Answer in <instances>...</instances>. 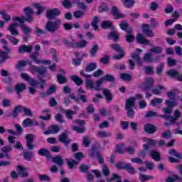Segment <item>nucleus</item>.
Masks as SVG:
<instances>
[{"instance_id":"nucleus-24","label":"nucleus","mask_w":182,"mask_h":182,"mask_svg":"<svg viewBox=\"0 0 182 182\" xmlns=\"http://www.w3.org/2000/svg\"><path fill=\"white\" fill-rule=\"evenodd\" d=\"M111 14H112L114 19H122L126 16L124 14H119V9L116 6L112 7Z\"/></svg>"},{"instance_id":"nucleus-7","label":"nucleus","mask_w":182,"mask_h":182,"mask_svg":"<svg viewBox=\"0 0 182 182\" xmlns=\"http://www.w3.org/2000/svg\"><path fill=\"white\" fill-rule=\"evenodd\" d=\"M181 117V112L178 109L173 111V117H169L167 115H163V114L161 115V117H162V119H165V120H169V122H166L165 123L166 126H170V124H174V123H176V122H177Z\"/></svg>"},{"instance_id":"nucleus-8","label":"nucleus","mask_w":182,"mask_h":182,"mask_svg":"<svg viewBox=\"0 0 182 182\" xmlns=\"http://www.w3.org/2000/svg\"><path fill=\"white\" fill-rule=\"evenodd\" d=\"M21 79H23L24 80H26L27 82H28V83H30V87H29V92L31 95H33V93H35V92H36V86H38V82H36V81H35V80L33 79H31V77H29V75H28V74L26 73H22L21 75Z\"/></svg>"},{"instance_id":"nucleus-20","label":"nucleus","mask_w":182,"mask_h":182,"mask_svg":"<svg viewBox=\"0 0 182 182\" xmlns=\"http://www.w3.org/2000/svg\"><path fill=\"white\" fill-rule=\"evenodd\" d=\"M58 140L60 143H63L65 146H68L71 141L69 137H68V132L66 131L58 136Z\"/></svg>"},{"instance_id":"nucleus-25","label":"nucleus","mask_w":182,"mask_h":182,"mask_svg":"<svg viewBox=\"0 0 182 182\" xmlns=\"http://www.w3.org/2000/svg\"><path fill=\"white\" fill-rule=\"evenodd\" d=\"M74 109L75 111L72 110H65L63 109H60V113L65 114L67 119H72V116L74 114H76V110H77L78 107L77 106L74 107Z\"/></svg>"},{"instance_id":"nucleus-61","label":"nucleus","mask_w":182,"mask_h":182,"mask_svg":"<svg viewBox=\"0 0 182 182\" xmlns=\"http://www.w3.org/2000/svg\"><path fill=\"white\" fill-rule=\"evenodd\" d=\"M99 12H106L109 11V7L105 3H102L98 8Z\"/></svg>"},{"instance_id":"nucleus-34","label":"nucleus","mask_w":182,"mask_h":182,"mask_svg":"<svg viewBox=\"0 0 182 182\" xmlns=\"http://www.w3.org/2000/svg\"><path fill=\"white\" fill-rule=\"evenodd\" d=\"M119 26H120V28L122 31H127V32H132L133 31V28L132 27H129V24L127 23V22L122 21L119 24Z\"/></svg>"},{"instance_id":"nucleus-64","label":"nucleus","mask_w":182,"mask_h":182,"mask_svg":"<svg viewBox=\"0 0 182 182\" xmlns=\"http://www.w3.org/2000/svg\"><path fill=\"white\" fill-rule=\"evenodd\" d=\"M1 151L2 153H4L5 154L7 155V157H9L8 153H9V151H12V146H4L1 149Z\"/></svg>"},{"instance_id":"nucleus-22","label":"nucleus","mask_w":182,"mask_h":182,"mask_svg":"<svg viewBox=\"0 0 182 182\" xmlns=\"http://www.w3.org/2000/svg\"><path fill=\"white\" fill-rule=\"evenodd\" d=\"M59 126L58 125H51L48 130L44 132V134H56V133H59Z\"/></svg>"},{"instance_id":"nucleus-9","label":"nucleus","mask_w":182,"mask_h":182,"mask_svg":"<svg viewBox=\"0 0 182 182\" xmlns=\"http://www.w3.org/2000/svg\"><path fill=\"white\" fill-rule=\"evenodd\" d=\"M12 19H13V23L9 26L8 31H10L11 35H13V36H18V35H19V32L16 28H19V26H21V24L23 23L20 22L19 21L15 20V16L13 17Z\"/></svg>"},{"instance_id":"nucleus-44","label":"nucleus","mask_w":182,"mask_h":182,"mask_svg":"<svg viewBox=\"0 0 182 182\" xmlns=\"http://www.w3.org/2000/svg\"><path fill=\"white\" fill-rule=\"evenodd\" d=\"M71 80H73V82L76 83L78 86H80V85L83 84V80H82L77 75L71 76Z\"/></svg>"},{"instance_id":"nucleus-26","label":"nucleus","mask_w":182,"mask_h":182,"mask_svg":"<svg viewBox=\"0 0 182 182\" xmlns=\"http://www.w3.org/2000/svg\"><path fill=\"white\" fill-rule=\"evenodd\" d=\"M143 59L144 62H146V63H152V62H156L159 60L157 58H154L153 54H151V53H146Z\"/></svg>"},{"instance_id":"nucleus-4","label":"nucleus","mask_w":182,"mask_h":182,"mask_svg":"<svg viewBox=\"0 0 182 182\" xmlns=\"http://www.w3.org/2000/svg\"><path fill=\"white\" fill-rule=\"evenodd\" d=\"M141 52H143V50L136 48V53H132V60H129V69H134V61L136 62L137 65L139 66L143 64V61H141V58H140V55H139V53H141Z\"/></svg>"},{"instance_id":"nucleus-19","label":"nucleus","mask_w":182,"mask_h":182,"mask_svg":"<svg viewBox=\"0 0 182 182\" xmlns=\"http://www.w3.org/2000/svg\"><path fill=\"white\" fill-rule=\"evenodd\" d=\"M142 33H144L146 36H148V38H153V36H154V33H153L150 25L148 24L142 25Z\"/></svg>"},{"instance_id":"nucleus-53","label":"nucleus","mask_w":182,"mask_h":182,"mask_svg":"<svg viewBox=\"0 0 182 182\" xmlns=\"http://www.w3.org/2000/svg\"><path fill=\"white\" fill-rule=\"evenodd\" d=\"M6 38L12 45H18L19 43V40L12 36H7Z\"/></svg>"},{"instance_id":"nucleus-16","label":"nucleus","mask_w":182,"mask_h":182,"mask_svg":"<svg viewBox=\"0 0 182 182\" xmlns=\"http://www.w3.org/2000/svg\"><path fill=\"white\" fill-rule=\"evenodd\" d=\"M59 25H60V21L59 20L54 23L48 21L46 26V29L49 32H55V31L59 28Z\"/></svg>"},{"instance_id":"nucleus-45","label":"nucleus","mask_w":182,"mask_h":182,"mask_svg":"<svg viewBox=\"0 0 182 182\" xmlns=\"http://www.w3.org/2000/svg\"><path fill=\"white\" fill-rule=\"evenodd\" d=\"M151 105L156 107V106H159L161 103H163V99L161 98H154L150 102Z\"/></svg>"},{"instance_id":"nucleus-40","label":"nucleus","mask_w":182,"mask_h":182,"mask_svg":"<svg viewBox=\"0 0 182 182\" xmlns=\"http://www.w3.org/2000/svg\"><path fill=\"white\" fill-rule=\"evenodd\" d=\"M0 15L5 22L11 21V16L6 13V10H0Z\"/></svg>"},{"instance_id":"nucleus-54","label":"nucleus","mask_w":182,"mask_h":182,"mask_svg":"<svg viewBox=\"0 0 182 182\" xmlns=\"http://www.w3.org/2000/svg\"><path fill=\"white\" fill-rule=\"evenodd\" d=\"M108 38L109 39H114V41H117V39H119V34H117L116 31H113L108 35Z\"/></svg>"},{"instance_id":"nucleus-58","label":"nucleus","mask_w":182,"mask_h":182,"mask_svg":"<svg viewBox=\"0 0 182 182\" xmlns=\"http://www.w3.org/2000/svg\"><path fill=\"white\" fill-rule=\"evenodd\" d=\"M164 92V87L159 86L153 90L154 95H161Z\"/></svg>"},{"instance_id":"nucleus-13","label":"nucleus","mask_w":182,"mask_h":182,"mask_svg":"<svg viewBox=\"0 0 182 182\" xmlns=\"http://www.w3.org/2000/svg\"><path fill=\"white\" fill-rule=\"evenodd\" d=\"M97 81L95 82H93V80H90V79H87L85 80V87H87V89L88 90H92V89H95V90H100L102 89V87L100 86H102V85H97Z\"/></svg>"},{"instance_id":"nucleus-47","label":"nucleus","mask_w":182,"mask_h":182,"mask_svg":"<svg viewBox=\"0 0 182 182\" xmlns=\"http://www.w3.org/2000/svg\"><path fill=\"white\" fill-rule=\"evenodd\" d=\"M25 89H26V85H25V84H17L16 85V92L18 95H19L21 92H23Z\"/></svg>"},{"instance_id":"nucleus-63","label":"nucleus","mask_w":182,"mask_h":182,"mask_svg":"<svg viewBox=\"0 0 182 182\" xmlns=\"http://www.w3.org/2000/svg\"><path fill=\"white\" fill-rule=\"evenodd\" d=\"M150 50L153 53H161V52L163 51V48H161V47L160 46H155L152 48Z\"/></svg>"},{"instance_id":"nucleus-52","label":"nucleus","mask_w":182,"mask_h":182,"mask_svg":"<svg viewBox=\"0 0 182 182\" xmlns=\"http://www.w3.org/2000/svg\"><path fill=\"white\" fill-rule=\"evenodd\" d=\"M122 2L127 8H132L136 2L135 0H122Z\"/></svg>"},{"instance_id":"nucleus-6","label":"nucleus","mask_w":182,"mask_h":182,"mask_svg":"<svg viewBox=\"0 0 182 182\" xmlns=\"http://www.w3.org/2000/svg\"><path fill=\"white\" fill-rule=\"evenodd\" d=\"M97 69V63L92 62L86 65L85 69L80 72V76H83V77L90 79V77H92V75L87 74L86 72H93V70H96Z\"/></svg>"},{"instance_id":"nucleus-41","label":"nucleus","mask_w":182,"mask_h":182,"mask_svg":"<svg viewBox=\"0 0 182 182\" xmlns=\"http://www.w3.org/2000/svg\"><path fill=\"white\" fill-rule=\"evenodd\" d=\"M31 71L33 73H38L39 75H43V73L45 72H46V68H38L35 66H33L31 67Z\"/></svg>"},{"instance_id":"nucleus-33","label":"nucleus","mask_w":182,"mask_h":182,"mask_svg":"<svg viewBox=\"0 0 182 182\" xmlns=\"http://www.w3.org/2000/svg\"><path fill=\"white\" fill-rule=\"evenodd\" d=\"M32 50V46L23 45L19 47V53H25V52H31Z\"/></svg>"},{"instance_id":"nucleus-1","label":"nucleus","mask_w":182,"mask_h":182,"mask_svg":"<svg viewBox=\"0 0 182 182\" xmlns=\"http://www.w3.org/2000/svg\"><path fill=\"white\" fill-rule=\"evenodd\" d=\"M168 97L170 100H166L165 102V105H166V107L163 108V112L166 113V114H170L173 113V107H176L178 102L176 101V94L173 92H168Z\"/></svg>"},{"instance_id":"nucleus-60","label":"nucleus","mask_w":182,"mask_h":182,"mask_svg":"<svg viewBox=\"0 0 182 182\" xmlns=\"http://www.w3.org/2000/svg\"><path fill=\"white\" fill-rule=\"evenodd\" d=\"M104 74H105V71H103L101 69H98L93 73L92 76H93V77H100V76H102V75Z\"/></svg>"},{"instance_id":"nucleus-5","label":"nucleus","mask_w":182,"mask_h":182,"mask_svg":"<svg viewBox=\"0 0 182 182\" xmlns=\"http://www.w3.org/2000/svg\"><path fill=\"white\" fill-rule=\"evenodd\" d=\"M74 158H75V159H66L65 160L69 168H70L71 170L73 169V167H75V166H77V164H79V163L80 162V160H82V159H85V155L82 152H77V153L74 154Z\"/></svg>"},{"instance_id":"nucleus-36","label":"nucleus","mask_w":182,"mask_h":182,"mask_svg":"<svg viewBox=\"0 0 182 182\" xmlns=\"http://www.w3.org/2000/svg\"><path fill=\"white\" fill-rule=\"evenodd\" d=\"M99 50V46L97 44H94L91 49L90 50V55L91 58H95L97 55Z\"/></svg>"},{"instance_id":"nucleus-62","label":"nucleus","mask_w":182,"mask_h":182,"mask_svg":"<svg viewBox=\"0 0 182 182\" xmlns=\"http://www.w3.org/2000/svg\"><path fill=\"white\" fill-rule=\"evenodd\" d=\"M121 79L125 82H129V80H132V76L129 74L122 73L121 74Z\"/></svg>"},{"instance_id":"nucleus-49","label":"nucleus","mask_w":182,"mask_h":182,"mask_svg":"<svg viewBox=\"0 0 182 182\" xmlns=\"http://www.w3.org/2000/svg\"><path fill=\"white\" fill-rule=\"evenodd\" d=\"M73 46L74 48H85V46H87V41L84 40L79 43H74Z\"/></svg>"},{"instance_id":"nucleus-14","label":"nucleus","mask_w":182,"mask_h":182,"mask_svg":"<svg viewBox=\"0 0 182 182\" xmlns=\"http://www.w3.org/2000/svg\"><path fill=\"white\" fill-rule=\"evenodd\" d=\"M112 49H114L116 52L119 53V55H114V59H122L123 56H124V51L123 50V48L120 47V46L117 44H113L111 46Z\"/></svg>"},{"instance_id":"nucleus-43","label":"nucleus","mask_w":182,"mask_h":182,"mask_svg":"<svg viewBox=\"0 0 182 182\" xmlns=\"http://www.w3.org/2000/svg\"><path fill=\"white\" fill-rule=\"evenodd\" d=\"M103 93L107 102H112V100H113V95L111 94L109 90H104Z\"/></svg>"},{"instance_id":"nucleus-55","label":"nucleus","mask_w":182,"mask_h":182,"mask_svg":"<svg viewBox=\"0 0 182 182\" xmlns=\"http://www.w3.org/2000/svg\"><path fill=\"white\" fill-rule=\"evenodd\" d=\"M1 45L3 46V48L6 52H9V48H8V41L5 38H2L0 40Z\"/></svg>"},{"instance_id":"nucleus-39","label":"nucleus","mask_w":182,"mask_h":182,"mask_svg":"<svg viewBox=\"0 0 182 182\" xmlns=\"http://www.w3.org/2000/svg\"><path fill=\"white\" fill-rule=\"evenodd\" d=\"M100 23V18L99 17H94L91 25L94 28V31H99V23Z\"/></svg>"},{"instance_id":"nucleus-28","label":"nucleus","mask_w":182,"mask_h":182,"mask_svg":"<svg viewBox=\"0 0 182 182\" xmlns=\"http://www.w3.org/2000/svg\"><path fill=\"white\" fill-rule=\"evenodd\" d=\"M95 154H97V157L99 163L100 164H103V161H104L103 156H102L100 154H97V151L96 150V149L92 148L89 152V156H90V157H93V156H95Z\"/></svg>"},{"instance_id":"nucleus-59","label":"nucleus","mask_w":182,"mask_h":182,"mask_svg":"<svg viewBox=\"0 0 182 182\" xmlns=\"http://www.w3.org/2000/svg\"><path fill=\"white\" fill-rule=\"evenodd\" d=\"M63 6L65 9H70V8H72V3H70V1L69 0H63Z\"/></svg>"},{"instance_id":"nucleus-15","label":"nucleus","mask_w":182,"mask_h":182,"mask_svg":"<svg viewBox=\"0 0 182 182\" xmlns=\"http://www.w3.org/2000/svg\"><path fill=\"white\" fill-rule=\"evenodd\" d=\"M106 82H114V76L107 74L97 80V85L99 86V85H103L106 83Z\"/></svg>"},{"instance_id":"nucleus-38","label":"nucleus","mask_w":182,"mask_h":182,"mask_svg":"<svg viewBox=\"0 0 182 182\" xmlns=\"http://www.w3.org/2000/svg\"><path fill=\"white\" fill-rule=\"evenodd\" d=\"M150 156L151 157V159H153V160H154L155 161H160L161 156L160 155V153H159L157 151H152L150 153Z\"/></svg>"},{"instance_id":"nucleus-3","label":"nucleus","mask_w":182,"mask_h":182,"mask_svg":"<svg viewBox=\"0 0 182 182\" xmlns=\"http://www.w3.org/2000/svg\"><path fill=\"white\" fill-rule=\"evenodd\" d=\"M143 95L141 94H137L136 95V98L131 97L128 99L126 102L125 109L127 112L128 117H133L134 116V111H133V107H134V103L136 102V99H141Z\"/></svg>"},{"instance_id":"nucleus-32","label":"nucleus","mask_w":182,"mask_h":182,"mask_svg":"<svg viewBox=\"0 0 182 182\" xmlns=\"http://www.w3.org/2000/svg\"><path fill=\"white\" fill-rule=\"evenodd\" d=\"M20 28L25 35H29V33L32 32V28L26 24H23V23L20 24Z\"/></svg>"},{"instance_id":"nucleus-23","label":"nucleus","mask_w":182,"mask_h":182,"mask_svg":"<svg viewBox=\"0 0 182 182\" xmlns=\"http://www.w3.org/2000/svg\"><path fill=\"white\" fill-rule=\"evenodd\" d=\"M38 123L35 119H31L29 118L25 119L22 122L23 127H32V126H36Z\"/></svg>"},{"instance_id":"nucleus-17","label":"nucleus","mask_w":182,"mask_h":182,"mask_svg":"<svg viewBox=\"0 0 182 182\" xmlns=\"http://www.w3.org/2000/svg\"><path fill=\"white\" fill-rule=\"evenodd\" d=\"M60 15V10L59 9H48L46 13L48 19H53L55 16H59Z\"/></svg>"},{"instance_id":"nucleus-10","label":"nucleus","mask_w":182,"mask_h":182,"mask_svg":"<svg viewBox=\"0 0 182 182\" xmlns=\"http://www.w3.org/2000/svg\"><path fill=\"white\" fill-rule=\"evenodd\" d=\"M40 50H41V46L36 45L35 46L36 53L31 55V59L33 60V62H36L37 64L43 63V65H50V61L49 60L38 59V56L39 55V53L38 52H39Z\"/></svg>"},{"instance_id":"nucleus-29","label":"nucleus","mask_w":182,"mask_h":182,"mask_svg":"<svg viewBox=\"0 0 182 182\" xmlns=\"http://www.w3.org/2000/svg\"><path fill=\"white\" fill-rule=\"evenodd\" d=\"M137 43H141V45H150V41L144 38L142 34L139 33L136 36Z\"/></svg>"},{"instance_id":"nucleus-30","label":"nucleus","mask_w":182,"mask_h":182,"mask_svg":"<svg viewBox=\"0 0 182 182\" xmlns=\"http://www.w3.org/2000/svg\"><path fill=\"white\" fill-rule=\"evenodd\" d=\"M33 8L35 9H37L36 12V15H41L42 12H43V6H42V4L41 3H33L32 4Z\"/></svg>"},{"instance_id":"nucleus-50","label":"nucleus","mask_w":182,"mask_h":182,"mask_svg":"<svg viewBox=\"0 0 182 182\" xmlns=\"http://www.w3.org/2000/svg\"><path fill=\"white\" fill-rule=\"evenodd\" d=\"M133 31H129L125 36L127 42L130 43L134 41V35H133Z\"/></svg>"},{"instance_id":"nucleus-42","label":"nucleus","mask_w":182,"mask_h":182,"mask_svg":"<svg viewBox=\"0 0 182 182\" xmlns=\"http://www.w3.org/2000/svg\"><path fill=\"white\" fill-rule=\"evenodd\" d=\"M52 161L53 163H55V164H58V166H63V159H62L61 156H57L52 158Z\"/></svg>"},{"instance_id":"nucleus-11","label":"nucleus","mask_w":182,"mask_h":182,"mask_svg":"<svg viewBox=\"0 0 182 182\" xmlns=\"http://www.w3.org/2000/svg\"><path fill=\"white\" fill-rule=\"evenodd\" d=\"M36 136L33 134H27L25 135V139L26 140V146L29 150H33L35 146L33 144V140H35Z\"/></svg>"},{"instance_id":"nucleus-35","label":"nucleus","mask_w":182,"mask_h":182,"mask_svg":"<svg viewBox=\"0 0 182 182\" xmlns=\"http://www.w3.org/2000/svg\"><path fill=\"white\" fill-rule=\"evenodd\" d=\"M7 59H9L8 53L0 50V64L5 63Z\"/></svg>"},{"instance_id":"nucleus-27","label":"nucleus","mask_w":182,"mask_h":182,"mask_svg":"<svg viewBox=\"0 0 182 182\" xmlns=\"http://www.w3.org/2000/svg\"><path fill=\"white\" fill-rule=\"evenodd\" d=\"M168 76H170L171 77H174L175 79H177L178 80H182V75H180L178 72L176 71V70H171L167 72Z\"/></svg>"},{"instance_id":"nucleus-12","label":"nucleus","mask_w":182,"mask_h":182,"mask_svg":"<svg viewBox=\"0 0 182 182\" xmlns=\"http://www.w3.org/2000/svg\"><path fill=\"white\" fill-rule=\"evenodd\" d=\"M116 167L117 168H126L127 171L129 173V174L136 173V169H134V168L129 164H123L122 162H119L117 164Z\"/></svg>"},{"instance_id":"nucleus-57","label":"nucleus","mask_w":182,"mask_h":182,"mask_svg":"<svg viewBox=\"0 0 182 182\" xmlns=\"http://www.w3.org/2000/svg\"><path fill=\"white\" fill-rule=\"evenodd\" d=\"M38 154L40 156H46V157H50V155H49V151L46 149H41L38 150Z\"/></svg>"},{"instance_id":"nucleus-18","label":"nucleus","mask_w":182,"mask_h":182,"mask_svg":"<svg viewBox=\"0 0 182 182\" xmlns=\"http://www.w3.org/2000/svg\"><path fill=\"white\" fill-rule=\"evenodd\" d=\"M116 150L118 153H124V150H126V151L129 153V154H133L134 153V149L130 146L124 149V144L118 145Z\"/></svg>"},{"instance_id":"nucleus-48","label":"nucleus","mask_w":182,"mask_h":182,"mask_svg":"<svg viewBox=\"0 0 182 182\" xmlns=\"http://www.w3.org/2000/svg\"><path fill=\"white\" fill-rule=\"evenodd\" d=\"M101 26L103 29H107V28L113 26V23L110 21H104L101 23Z\"/></svg>"},{"instance_id":"nucleus-51","label":"nucleus","mask_w":182,"mask_h":182,"mask_svg":"<svg viewBox=\"0 0 182 182\" xmlns=\"http://www.w3.org/2000/svg\"><path fill=\"white\" fill-rule=\"evenodd\" d=\"M23 107L21 106V105H18L16 106L13 112V116L14 117H16V114H18V113H21V112H23Z\"/></svg>"},{"instance_id":"nucleus-31","label":"nucleus","mask_w":182,"mask_h":182,"mask_svg":"<svg viewBox=\"0 0 182 182\" xmlns=\"http://www.w3.org/2000/svg\"><path fill=\"white\" fill-rule=\"evenodd\" d=\"M143 141L144 143H147V144H144V150H148L149 146H153V144H156V141L155 140H152V139H147V138H144Z\"/></svg>"},{"instance_id":"nucleus-2","label":"nucleus","mask_w":182,"mask_h":182,"mask_svg":"<svg viewBox=\"0 0 182 182\" xmlns=\"http://www.w3.org/2000/svg\"><path fill=\"white\" fill-rule=\"evenodd\" d=\"M25 17L21 16H15V21H18V22H33V9L31 7H26L23 10Z\"/></svg>"},{"instance_id":"nucleus-21","label":"nucleus","mask_w":182,"mask_h":182,"mask_svg":"<svg viewBox=\"0 0 182 182\" xmlns=\"http://www.w3.org/2000/svg\"><path fill=\"white\" fill-rule=\"evenodd\" d=\"M16 171L19 176L25 178L28 177V168L22 166V165H18L16 168Z\"/></svg>"},{"instance_id":"nucleus-37","label":"nucleus","mask_w":182,"mask_h":182,"mask_svg":"<svg viewBox=\"0 0 182 182\" xmlns=\"http://www.w3.org/2000/svg\"><path fill=\"white\" fill-rule=\"evenodd\" d=\"M144 129L145 132L149 134H151V133H154V132H156V127L151 124H146Z\"/></svg>"},{"instance_id":"nucleus-56","label":"nucleus","mask_w":182,"mask_h":182,"mask_svg":"<svg viewBox=\"0 0 182 182\" xmlns=\"http://www.w3.org/2000/svg\"><path fill=\"white\" fill-rule=\"evenodd\" d=\"M85 16V12L83 11H76L74 12V17L76 18V19H80V18H83Z\"/></svg>"},{"instance_id":"nucleus-46","label":"nucleus","mask_w":182,"mask_h":182,"mask_svg":"<svg viewBox=\"0 0 182 182\" xmlns=\"http://www.w3.org/2000/svg\"><path fill=\"white\" fill-rule=\"evenodd\" d=\"M154 178L151 175H143L139 176V180L141 182L149 181V180H153Z\"/></svg>"}]
</instances>
